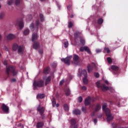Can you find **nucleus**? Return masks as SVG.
I'll list each match as a JSON object with an SVG mask.
<instances>
[{
	"mask_svg": "<svg viewBox=\"0 0 128 128\" xmlns=\"http://www.w3.org/2000/svg\"><path fill=\"white\" fill-rule=\"evenodd\" d=\"M52 106H56V100H54V98L52 99Z\"/></svg>",
	"mask_w": 128,
	"mask_h": 128,
	"instance_id": "obj_32",
	"label": "nucleus"
},
{
	"mask_svg": "<svg viewBox=\"0 0 128 128\" xmlns=\"http://www.w3.org/2000/svg\"><path fill=\"white\" fill-rule=\"evenodd\" d=\"M20 0H16L15 4L16 6H20Z\"/></svg>",
	"mask_w": 128,
	"mask_h": 128,
	"instance_id": "obj_33",
	"label": "nucleus"
},
{
	"mask_svg": "<svg viewBox=\"0 0 128 128\" xmlns=\"http://www.w3.org/2000/svg\"><path fill=\"white\" fill-rule=\"evenodd\" d=\"M50 72V68H46L44 69V73L45 74H48V73Z\"/></svg>",
	"mask_w": 128,
	"mask_h": 128,
	"instance_id": "obj_25",
	"label": "nucleus"
},
{
	"mask_svg": "<svg viewBox=\"0 0 128 128\" xmlns=\"http://www.w3.org/2000/svg\"><path fill=\"white\" fill-rule=\"evenodd\" d=\"M97 28H100V26H97Z\"/></svg>",
	"mask_w": 128,
	"mask_h": 128,
	"instance_id": "obj_64",
	"label": "nucleus"
},
{
	"mask_svg": "<svg viewBox=\"0 0 128 128\" xmlns=\"http://www.w3.org/2000/svg\"><path fill=\"white\" fill-rule=\"evenodd\" d=\"M14 38H16V35L12 34H10L7 36L8 40H14Z\"/></svg>",
	"mask_w": 128,
	"mask_h": 128,
	"instance_id": "obj_15",
	"label": "nucleus"
},
{
	"mask_svg": "<svg viewBox=\"0 0 128 128\" xmlns=\"http://www.w3.org/2000/svg\"><path fill=\"white\" fill-rule=\"evenodd\" d=\"M107 60H108V64H112V60L110 58H108Z\"/></svg>",
	"mask_w": 128,
	"mask_h": 128,
	"instance_id": "obj_36",
	"label": "nucleus"
},
{
	"mask_svg": "<svg viewBox=\"0 0 128 128\" xmlns=\"http://www.w3.org/2000/svg\"><path fill=\"white\" fill-rule=\"evenodd\" d=\"M12 2H14V0H9L7 4L8 6H11V4H12Z\"/></svg>",
	"mask_w": 128,
	"mask_h": 128,
	"instance_id": "obj_37",
	"label": "nucleus"
},
{
	"mask_svg": "<svg viewBox=\"0 0 128 128\" xmlns=\"http://www.w3.org/2000/svg\"><path fill=\"white\" fill-rule=\"evenodd\" d=\"M16 78H12L10 82H16Z\"/></svg>",
	"mask_w": 128,
	"mask_h": 128,
	"instance_id": "obj_50",
	"label": "nucleus"
},
{
	"mask_svg": "<svg viewBox=\"0 0 128 128\" xmlns=\"http://www.w3.org/2000/svg\"><path fill=\"white\" fill-rule=\"evenodd\" d=\"M40 54H42V51L41 52H39Z\"/></svg>",
	"mask_w": 128,
	"mask_h": 128,
	"instance_id": "obj_63",
	"label": "nucleus"
},
{
	"mask_svg": "<svg viewBox=\"0 0 128 128\" xmlns=\"http://www.w3.org/2000/svg\"><path fill=\"white\" fill-rule=\"evenodd\" d=\"M78 102H82V96L78 97Z\"/></svg>",
	"mask_w": 128,
	"mask_h": 128,
	"instance_id": "obj_41",
	"label": "nucleus"
},
{
	"mask_svg": "<svg viewBox=\"0 0 128 128\" xmlns=\"http://www.w3.org/2000/svg\"><path fill=\"white\" fill-rule=\"evenodd\" d=\"M15 26H18L19 28H24V22L21 20H18L14 22Z\"/></svg>",
	"mask_w": 128,
	"mask_h": 128,
	"instance_id": "obj_9",
	"label": "nucleus"
},
{
	"mask_svg": "<svg viewBox=\"0 0 128 128\" xmlns=\"http://www.w3.org/2000/svg\"><path fill=\"white\" fill-rule=\"evenodd\" d=\"M96 78H100V74L98 73H96Z\"/></svg>",
	"mask_w": 128,
	"mask_h": 128,
	"instance_id": "obj_57",
	"label": "nucleus"
},
{
	"mask_svg": "<svg viewBox=\"0 0 128 128\" xmlns=\"http://www.w3.org/2000/svg\"><path fill=\"white\" fill-rule=\"evenodd\" d=\"M64 80L60 81V86L62 85V84H64Z\"/></svg>",
	"mask_w": 128,
	"mask_h": 128,
	"instance_id": "obj_46",
	"label": "nucleus"
},
{
	"mask_svg": "<svg viewBox=\"0 0 128 128\" xmlns=\"http://www.w3.org/2000/svg\"><path fill=\"white\" fill-rule=\"evenodd\" d=\"M4 16V13L1 12L0 14V18H3Z\"/></svg>",
	"mask_w": 128,
	"mask_h": 128,
	"instance_id": "obj_42",
	"label": "nucleus"
},
{
	"mask_svg": "<svg viewBox=\"0 0 128 128\" xmlns=\"http://www.w3.org/2000/svg\"><path fill=\"white\" fill-rule=\"evenodd\" d=\"M82 88L83 90H86V86H82Z\"/></svg>",
	"mask_w": 128,
	"mask_h": 128,
	"instance_id": "obj_48",
	"label": "nucleus"
},
{
	"mask_svg": "<svg viewBox=\"0 0 128 128\" xmlns=\"http://www.w3.org/2000/svg\"><path fill=\"white\" fill-rule=\"evenodd\" d=\"M37 98H44V94H38L36 96Z\"/></svg>",
	"mask_w": 128,
	"mask_h": 128,
	"instance_id": "obj_24",
	"label": "nucleus"
},
{
	"mask_svg": "<svg viewBox=\"0 0 128 128\" xmlns=\"http://www.w3.org/2000/svg\"><path fill=\"white\" fill-rule=\"evenodd\" d=\"M40 18L41 22H44V15L42 14H40Z\"/></svg>",
	"mask_w": 128,
	"mask_h": 128,
	"instance_id": "obj_35",
	"label": "nucleus"
},
{
	"mask_svg": "<svg viewBox=\"0 0 128 128\" xmlns=\"http://www.w3.org/2000/svg\"><path fill=\"white\" fill-rule=\"evenodd\" d=\"M95 78H96V73H94V74Z\"/></svg>",
	"mask_w": 128,
	"mask_h": 128,
	"instance_id": "obj_61",
	"label": "nucleus"
},
{
	"mask_svg": "<svg viewBox=\"0 0 128 128\" xmlns=\"http://www.w3.org/2000/svg\"><path fill=\"white\" fill-rule=\"evenodd\" d=\"M78 60H80V57L77 54H74L73 56V62L74 64H78Z\"/></svg>",
	"mask_w": 128,
	"mask_h": 128,
	"instance_id": "obj_10",
	"label": "nucleus"
},
{
	"mask_svg": "<svg viewBox=\"0 0 128 128\" xmlns=\"http://www.w3.org/2000/svg\"><path fill=\"white\" fill-rule=\"evenodd\" d=\"M104 82L105 84H108L109 82H108V80H106L104 81Z\"/></svg>",
	"mask_w": 128,
	"mask_h": 128,
	"instance_id": "obj_56",
	"label": "nucleus"
},
{
	"mask_svg": "<svg viewBox=\"0 0 128 128\" xmlns=\"http://www.w3.org/2000/svg\"><path fill=\"white\" fill-rule=\"evenodd\" d=\"M80 32H76V33L74 34V38H75V42H78V38H80V44H85L84 40L82 39V38L80 36Z\"/></svg>",
	"mask_w": 128,
	"mask_h": 128,
	"instance_id": "obj_6",
	"label": "nucleus"
},
{
	"mask_svg": "<svg viewBox=\"0 0 128 128\" xmlns=\"http://www.w3.org/2000/svg\"><path fill=\"white\" fill-rule=\"evenodd\" d=\"M12 72L14 76L18 74V72L16 70V68L13 66H7L6 68V73L8 76H10V74Z\"/></svg>",
	"mask_w": 128,
	"mask_h": 128,
	"instance_id": "obj_3",
	"label": "nucleus"
},
{
	"mask_svg": "<svg viewBox=\"0 0 128 128\" xmlns=\"http://www.w3.org/2000/svg\"><path fill=\"white\" fill-rule=\"evenodd\" d=\"M70 17L71 18H74V15L72 14V15L70 16Z\"/></svg>",
	"mask_w": 128,
	"mask_h": 128,
	"instance_id": "obj_60",
	"label": "nucleus"
},
{
	"mask_svg": "<svg viewBox=\"0 0 128 128\" xmlns=\"http://www.w3.org/2000/svg\"><path fill=\"white\" fill-rule=\"evenodd\" d=\"M68 28H70L72 26V22H70L68 24Z\"/></svg>",
	"mask_w": 128,
	"mask_h": 128,
	"instance_id": "obj_44",
	"label": "nucleus"
},
{
	"mask_svg": "<svg viewBox=\"0 0 128 128\" xmlns=\"http://www.w3.org/2000/svg\"><path fill=\"white\" fill-rule=\"evenodd\" d=\"M40 24V21L39 20H37L36 22V30H38V25Z\"/></svg>",
	"mask_w": 128,
	"mask_h": 128,
	"instance_id": "obj_34",
	"label": "nucleus"
},
{
	"mask_svg": "<svg viewBox=\"0 0 128 128\" xmlns=\"http://www.w3.org/2000/svg\"><path fill=\"white\" fill-rule=\"evenodd\" d=\"M102 22H104V19H102V18H100L98 20V24H102Z\"/></svg>",
	"mask_w": 128,
	"mask_h": 128,
	"instance_id": "obj_23",
	"label": "nucleus"
},
{
	"mask_svg": "<svg viewBox=\"0 0 128 128\" xmlns=\"http://www.w3.org/2000/svg\"><path fill=\"white\" fill-rule=\"evenodd\" d=\"M44 126V123L42 122H40L37 124L36 126L38 128H42Z\"/></svg>",
	"mask_w": 128,
	"mask_h": 128,
	"instance_id": "obj_26",
	"label": "nucleus"
},
{
	"mask_svg": "<svg viewBox=\"0 0 128 128\" xmlns=\"http://www.w3.org/2000/svg\"><path fill=\"white\" fill-rule=\"evenodd\" d=\"M4 64L6 66V64H8V62H6V60L4 61Z\"/></svg>",
	"mask_w": 128,
	"mask_h": 128,
	"instance_id": "obj_53",
	"label": "nucleus"
},
{
	"mask_svg": "<svg viewBox=\"0 0 128 128\" xmlns=\"http://www.w3.org/2000/svg\"><path fill=\"white\" fill-rule=\"evenodd\" d=\"M44 80H41L36 82V80H34V82L33 83V86L34 88V90H36V88H42L44 86Z\"/></svg>",
	"mask_w": 128,
	"mask_h": 128,
	"instance_id": "obj_5",
	"label": "nucleus"
},
{
	"mask_svg": "<svg viewBox=\"0 0 128 128\" xmlns=\"http://www.w3.org/2000/svg\"><path fill=\"white\" fill-rule=\"evenodd\" d=\"M110 69L116 72V70H118V67L116 66L113 65L110 66Z\"/></svg>",
	"mask_w": 128,
	"mask_h": 128,
	"instance_id": "obj_18",
	"label": "nucleus"
},
{
	"mask_svg": "<svg viewBox=\"0 0 128 128\" xmlns=\"http://www.w3.org/2000/svg\"><path fill=\"white\" fill-rule=\"evenodd\" d=\"M102 108V106L100 105L97 104L96 105V110H100Z\"/></svg>",
	"mask_w": 128,
	"mask_h": 128,
	"instance_id": "obj_39",
	"label": "nucleus"
},
{
	"mask_svg": "<svg viewBox=\"0 0 128 128\" xmlns=\"http://www.w3.org/2000/svg\"><path fill=\"white\" fill-rule=\"evenodd\" d=\"M56 97L58 98H60V94H58V93H57L56 94Z\"/></svg>",
	"mask_w": 128,
	"mask_h": 128,
	"instance_id": "obj_54",
	"label": "nucleus"
},
{
	"mask_svg": "<svg viewBox=\"0 0 128 128\" xmlns=\"http://www.w3.org/2000/svg\"><path fill=\"white\" fill-rule=\"evenodd\" d=\"M2 108L4 112H6V114H8L9 108L8 106L4 104H3L2 106Z\"/></svg>",
	"mask_w": 128,
	"mask_h": 128,
	"instance_id": "obj_11",
	"label": "nucleus"
},
{
	"mask_svg": "<svg viewBox=\"0 0 128 128\" xmlns=\"http://www.w3.org/2000/svg\"><path fill=\"white\" fill-rule=\"evenodd\" d=\"M18 48V44H14L12 46L13 50H16Z\"/></svg>",
	"mask_w": 128,
	"mask_h": 128,
	"instance_id": "obj_27",
	"label": "nucleus"
},
{
	"mask_svg": "<svg viewBox=\"0 0 128 128\" xmlns=\"http://www.w3.org/2000/svg\"><path fill=\"white\" fill-rule=\"evenodd\" d=\"M80 52H84V47H81L80 49Z\"/></svg>",
	"mask_w": 128,
	"mask_h": 128,
	"instance_id": "obj_47",
	"label": "nucleus"
},
{
	"mask_svg": "<svg viewBox=\"0 0 128 128\" xmlns=\"http://www.w3.org/2000/svg\"><path fill=\"white\" fill-rule=\"evenodd\" d=\"M38 40V34H34L32 35V40L34 42V40Z\"/></svg>",
	"mask_w": 128,
	"mask_h": 128,
	"instance_id": "obj_17",
	"label": "nucleus"
},
{
	"mask_svg": "<svg viewBox=\"0 0 128 128\" xmlns=\"http://www.w3.org/2000/svg\"><path fill=\"white\" fill-rule=\"evenodd\" d=\"M100 84V82H97V86H98V88H102V92H106V90H110V92H114V88L112 87L108 88L105 84L100 85V84Z\"/></svg>",
	"mask_w": 128,
	"mask_h": 128,
	"instance_id": "obj_4",
	"label": "nucleus"
},
{
	"mask_svg": "<svg viewBox=\"0 0 128 128\" xmlns=\"http://www.w3.org/2000/svg\"><path fill=\"white\" fill-rule=\"evenodd\" d=\"M91 100H92V98H90V96H88L87 98L85 99V100H84L85 106H88V104H90Z\"/></svg>",
	"mask_w": 128,
	"mask_h": 128,
	"instance_id": "obj_13",
	"label": "nucleus"
},
{
	"mask_svg": "<svg viewBox=\"0 0 128 128\" xmlns=\"http://www.w3.org/2000/svg\"><path fill=\"white\" fill-rule=\"evenodd\" d=\"M82 74L84 75V78L82 79V82L84 84H86L88 82V72H86V70H79V74H78V76H82Z\"/></svg>",
	"mask_w": 128,
	"mask_h": 128,
	"instance_id": "obj_2",
	"label": "nucleus"
},
{
	"mask_svg": "<svg viewBox=\"0 0 128 128\" xmlns=\"http://www.w3.org/2000/svg\"><path fill=\"white\" fill-rule=\"evenodd\" d=\"M65 94L66 96H70V88H66L65 90Z\"/></svg>",
	"mask_w": 128,
	"mask_h": 128,
	"instance_id": "obj_22",
	"label": "nucleus"
},
{
	"mask_svg": "<svg viewBox=\"0 0 128 128\" xmlns=\"http://www.w3.org/2000/svg\"><path fill=\"white\" fill-rule=\"evenodd\" d=\"M30 28L31 30H34V24L33 23H32L30 26Z\"/></svg>",
	"mask_w": 128,
	"mask_h": 128,
	"instance_id": "obj_38",
	"label": "nucleus"
},
{
	"mask_svg": "<svg viewBox=\"0 0 128 128\" xmlns=\"http://www.w3.org/2000/svg\"><path fill=\"white\" fill-rule=\"evenodd\" d=\"M94 123L95 124H96V119H94Z\"/></svg>",
	"mask_w": 128,
	"mask_h": 128,
	"instance_id": "obj_58",
	"label": "nucleus"
},
{
	"mask_svg": "<svg viewBox=\"0 0 128 128\" xmlns=\"http://www.w3.org/2000/svg\"><path fill=\"white\" fill-rule=\"evenodd\" d=\"M56 106L57 108H58V106H60V104H56Z\"/></svg>",
	"mask_w": 128,
	"mask_h": 128,
	"instance_id": "obj_59",
	"label": "nucleus"
},
{
	"mask_svg": "<svg viewBox=\"0 0 128 128\" xmlns=\"http://www.w3.org/2000/svg\"><path fill=\"white\" fill-rule=\"evenodd\" d=\"M44 80H45L46 83L45 84L46 86V84H50V80H52V78L50 76L46 77V76H44Z\"/></svg>",
	"mask_w": 128,
	"mask_h": 128,
	"instance_id": "obj_14",
	"label": "nucleus"
},
{
	"mask_svg": "<svg viewBox=\"0 0 128 128\" xmlns=\"http://www.w3.org/2000/svg\"><path fill=\"white\" fill-rule=\"evenodd\" d=\"M41 116V118H42V120H44V118H46V116L44 115V113H42V114H40Z\"/></svg>",
	"mask_w": 128,
	"mask_h": 128,
	"instance_id": "obj_43",
	"label": "nucleus"
},
{
	"mask_svg": "<svg viewBox=\"0 0 128 128\" xmlns=\"http://www.w3.org/2000/svg\"><path fill=\"white\" fill-rule=\"evenodd\" d=\"M112 128H116V123H113L112 124Z\"/></svg>",
	"mask_w": 128,
	"mask_h": 128,
	"instance_id": "obj_45",
	"label": "nucleus"
},
{
	"mask_svg": "<svg viewBox=\"0 0 128 128\" xmlns=\"http://www.w3.org/2000/svg\"><path fill=\"white\" fill-rule=\"evenodd\" d=\"M104 50L106 52H107L108 54L109 52H110V48H104Z\"/></svg>",
	"mask_w": 128,
	"mask_h": 128,
	"instance_id": "obj_40",
	"label": "nucleus"
},
{
	"mask_svg": "<svg viewBox=\"0 0 128 128\" xmlns=\"http://www.w3.org/2000/svg\"><path fill=\"white\" fill-rule=\"evenodd\" d=\"M94 114H96V112H94L92 114V116L94 118Z\"/></svg>",
	"mask_w": 128,
	"mask_h": 128,
	"instance_id": "obj_52",
	"label": "nucleus"
},
{
	"mask_svg": "<svg viewBox=\"0 0 128 128\" xmlns=\"http://www.w3.org/2000/svg\"><path fill=\"white\" fill-rule=\"evenodd\" d=\"M72 8V6L70 5L68 6H67L68 10H70V9Z\"/></svg>",
	"mask_w": 128,
	"mask_h": 128,
	"instance_id": "obj_55",
	"label": "nucleus"
},
{
	"mask_svg": "<svg viewBox=\"0 0 128 128\" xmlns=\"http://www.w3.org/2000/svg\"><path fill=\"white\" fill-rule=\"evenodd\" d=\"M84 50H85V52H87L88 54H90V48L88 46H84Z\"/></svg>",
	"mask_w": 128,
	"mask_h": 128,
	"instance_id": "obj_29",
	"label": "nucleus"
},
{
	"mask_svg": "<svg viewBox=\"0 0 128 128\" xmlns=\"http://www.w3.org/2000/svg\"><path fill=\"white\" fill-rule=\"evenodd\" d=\"M116 104H117V106H120V104L116 103Z\"/></svg>",
	"mask_w": 128,
	"mask_h": 128,
	"instance_id": "obj_62",
	"label": "nucleus"
},
{
	"mask_svg": "<svg viewBox=\"0 0 128 128\" xmlns=\"http://www.w3.org/2000/svg\"><path fill=\"white\" fill-rule=\"evenodd\" d=\"M70 124H71L70 128H78V124H76V119H72L70 120Z\"/></svg>",
	"mask_w": 128,
	"mask_h": 128,
	"instance_id": "obj_8",
	"label": "nucleus"
},
{
	"mask_svg": "<svg viewBox=\"0 0 128 128\" xmlns=\"http://www.w3.org/2000/svg\"><path fill=\"white\" fill-rule=\"evenodd\" d=\"M72 58V56H69L66 58H62L61 60L62 62H64V64H68V66H70V59Z\"/></svg>",
	"mask_w": 128,
	"mask_h": 128,
	"instance_id": "obj_7",
	"label": "nucleus"
},
{
	"mask_svg": "<svg viewBox=\"0 0 128 128\" xmlns=\"http://www.w3.org/2000/svg\"><path fill=\"white\" fill-rule=\"evenodd\" d=\"M24 46H19L18 49V54H23L24 52Z\"/></svg>",
	"mask_w": 128,
	"mask_h": 128,
	"instance_id": "obj_16",
	"label": "nucleus"
},
{
	"mask_svg": "<svg viewBox=\"0 0 128 128\" xmlns=\"http://www.w3.org/2000/svg\"><path fill=\"white\" fill-rule=\"evenodd\" d=\"M30 34V30L28 29H26L24 30V36H28Z\"/></svg>",
	"mask_w": 128,
	"mask_h": 128,
	"instance_id": "obj_28",
	"label": "nucleus"
},
{
	"mask_svg": "<svg viewBox=\"0 0 128 128\" xmlns=\"http://www.w3.org/2000/svg\"><path fill=\"white\" fill-rule=\"evenodd\" d=\"M82 112H86V108H84V107H82Z\"/></svg>",
	"mask_w": 128,
	"mask_h": 128,
	"instance_id": "obj_49",
	"label": "nucleus"
},
{
	"mask_svg": "<svg viewBox=\"0 0 128 128\" xmlns=\"http://www.w3.org/2000/svg\"><path fill=\"white\" fill-rule=\"evenodd\" d=\"M108 106V104H104L102 106V110L104 112L106 116L107 117V122H110L114 118V116L110 114V110L106 107Z\"/></svg>",
	"mask_w": 128,
	"mask_h": 128,
	"instance_id": "obj_1",
	"label": "nucleus"
},
{
	"mask_svg": "<svg viewBox=\"0 0 128 128\" xmlns=\"http://www.w3.org/2000/svg\"><path fill=\"white\" fill-rule=\"evenodd\" d=\"M102 52V50H100V49H97V50H96L97 54L98 53V52Z\"/></svg>",
	"mask_w": 128,
	"mask_h": 128,
	"instance_id": "obj_51",
	"label": "nucleus"
},
{
	"mask_svg": "<svg viewBox=\"0 0 128 128\" xmlns=\"http://www.w3.org/2000/svg\"><path fill=\"white\" fill-rule=\"evenodd\" d=\"M64 48H66L68 46V41H65L64 42Z\"/></svg>",
	"mask_w": 128,
	"mask_h": 128,
	"instance_id": "obj_31",
	"label": "nucleus"
},
{
	"mask_svg": "<svg viewBox=\"0 0 128 128\" xmlns=\"http://www.w3.org/2000/svg\"><path fill=\"white\" fill-rule=\"evenodd\" d=\"M64 110L68 112V106L67 105V104H64Z\"/></svg>",
	"mask_w": 128,
	"mask_h": 128,
	"instance_id": "obj_30",
	"label": "nucleus"
},
{
	"mask_svg": "<svg viewBox=\"0 0 128 128\" xmlns=\"http://www.w3.org/2000/svg\"><path fill=\"white\" fill-rule=\"evenodd\" d=\"M73 114H76V116L80 114V110L78 109H76L73 111Z\"/></svg>",
	"mask_w": 128,
	"mask_h": 128,
	"instance_id": "obj_20",
	"label": "nucleus"
},
{
	"mask_svg": "<svg viewBox=\"0 0 128 128\" xmlns=\"http://www.w3.org/2000/svg\"><path fill=\"white\" fill-rule=\"evenodd\" d=\"M39 46H40V44H38V43L34 42L33 44V48H34L35 50H38Z\"/></svg>",
	"mask_w": 128,
	"mask_h": 128,
	"instance_id": "obj_19",
	"label": "nucleus"
},
{
	"mask_svg": "<svg viewBox=\"0 0 128 128\" xmlns=\"http://www.w3.org/2000/svg\"><path fill=\"white\" fill-rule=\"evenodd\" d=\"M88 68V72H92V69L94 68L92 66L88 64L87 67Z\"/></svg>",
	"mask_w": 128,
	"mask_h": 128,
	"instance_id": "obj_21",
	"label": "nucleus"
},
{
	"mask_svg": "<svg viewBox=\"0 0 128 128\" xmlns=\"http://www.w3.org/2000/svg\"><path fill=\"white\" fill-rule=\"evenodd\" d=\"M37 110L40 112V114H44V107H41L40 105H38L37 108Z\"/></svg>",
	"mask_w": 128,
	"mask_h": 128,
	"instance_id": "obj_12",
	"label": "nucleus"
}]
</instances>
